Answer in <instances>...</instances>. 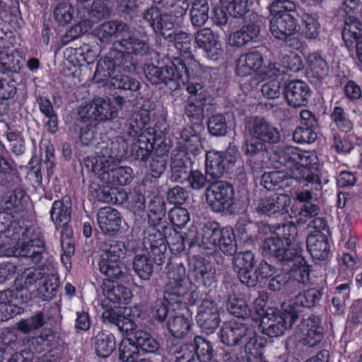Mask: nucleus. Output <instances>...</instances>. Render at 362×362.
<instances>
[{
  "instance_id": "nucleus-18",
  "label": "nucleus",
  "mask_w": 362,
  "mask_h": 362,
  "mask_svg": "<svg viewBox=\"0 0 362 362\" xmlns=\"http://www.w3.org/2000/svg\"><path fill=\"white\" fill-rule=\"evenodd\" d=\"M255 255L250 251L238 252L233 257V268L240 281L249 287L256 285V276H252L255 265Z\"/></svg>"
},
{
  "instance_id": "nucleus-12",
  "label": "nucleus",
  "mask_w": 362,
  "mask_h": 362,
  "mask_svg": "<svg viewBox=\"0 0 362 362\" xmlns=\"http://www.w3.org/2000/svg\"><path fill=\"white\" fill-rule=\"evenodd\" d=\"M25 192L21 189H16L4 195L2 199L3 211L0 212V233L11 227V223L17 221V215L24 209Z\"/></svg>"
},
{
  "instance_id": "nucleus-58",
  "label": "nucleus",
  "mask_w": 362,
  "mask_h": 362,
  "mask_svg": "<svg viewBox=\"0 0 362 362\" xmlns=\"http://www.w3.org/2000/svg\"><path fill=\"white\" fill-rule=\"evenodd\" d=\"M66 52L74 57L79 65H83L84 63L90 64L98 56L97 52L88 45L76 49H66Z\"/></svg>"
},
{
  "instance_id": "nucleus-54",
  "label": "nucleus",
  "mask_w": 362,
  "mask_h": 362,
  "mask_svg": "<svg viewBox=\"0 0 362 362\" xmlns=\"http://www.w3.org/2000/svg\"><path fill=\"white\" fill-rule=\"evenodd\" d=\"M155 2L162 4L168 8H173L169 13L177 23H181L182 17L186 13L189 6L186 0H154Z\"/></svg>"
},
{
  "instance_id": "nucleus-9",
  "label": "nucleus",
  "mask_w": 362,
  "mask_h": 362,
  "mask_svg": "<svg viewBox=\"0 0 362 362\" xmlns=\"http://www.w3.org/2000/svg\"><path fill=\"white\" fill-rule=\"evenodd\" d=\"M115 103L109 98H97L92 103L82 104L78 109V115L85 123L88 121H105L117 116L119 107L124 103L120 96L115 98Z\"/></svg>"
},
{
  "instance_id": "nucleus-47",
  "label": "nucleus",
  "mask_w": 362,
  "mask_h": 362,
  "mask_svg": "<svg viewBox=\"0 0 362 362\" xmlns=\"http://www.w3.org/2000/svg\"><path fill=\"white\" fill-rule=\"evenodd\" d=\"M279 59L282 64V67H280L277 64H276L277 67L283 70L281 74L284 73L285 69L293 71H299L303 68L301 57L295 52L290 51L281 52Z\"/></svg>"
},
{
  "instance_id": "nucleus-36",
  "label": "nucleus",
  "mask_w": 362,
  "mask_h": 362,
  "mask_svg": "<svg viewBox=\"0 0 362 362\" xmlns=\"http://www.w3.org/2000/svg\"><path fill=\"white\" fill-rule=\"evenodd\" d=\"M222 153L211 151L206 156V173L212 178H219L226 171Z\"/></svg>"
},
{
  "instance_id": "nucleus-37",
  "label": "nucleus",
  "mask_w": 362,
  "mask_h": 362,
  "mask_svg": "<svg viewBox=\"0 0 362 362\" xmlns=\"http://www.w3.org/2000/svg\"><path fill=\"white\" fill-rule=\"evenodd\" d=\"M259 33V28L255 25L243 26L230 35L228 43L233 47H240L252 41Z\"/></svg>"
},
{
  "instance_id": "nucleus-34",
  "label": "nucleus",
  "mask_w": 362,
  "mask_h": 362,
  "mask_svg": "<svg viewBox=\"0 0 362 362\" xmlns=\"http://www.w3.org/2000/svg\"><path fill=\"white\" fill-rule=\"evenodd\" d=\"M126 334L132 338L138 349H140L146 353H154L159 348L158 341L148 332L137 329L136 325L135 327Z\"/></svg>"
},
{
  "instance_id": "nucleus-21",
  "label": "nucleus",
  "mask_w": 362,
  "mask_h": 362,
  "mask_svg": "<svg viewBox=\"0 0 362 362\" xmlns=\"http://www.w3.org/2000/svg\"><path fill=\"white\" fill-rule=\"evenodd\" d=\"M296 30V20L293 14L274 16L269 22V31L272 36L279 40H287Z\"/></svg>"
},
{
  "instance_id": "nucleus-17",
  "label": "nucleus",
  "mask_w": 362,
  "mask_h": 362,
  "mask_svg": "<svg viewBox=\"0 0 362 362\" xmlns=\"http://www.w3.org/2000/svg\"><path fill=\"white\" fill-rule=\"evenodd\" d=\"M107 310L103 313V322L105 324L116 325L120 332L127 334L135 327V322L129 317L131 308L127 307H116L112 305L106 307Z\"/></svg>"
},
{
  "instance_id": "nucleus-29",
  "label": "nucleus",
  "mask_w": 362,
  "mask_h": 362,
  "mask_svg": "<svg viewBox=\"0 0 362 362\" xmlns=\"http://www.w3.org/2000/svg\"><path fill=\"white\" fill-rule=\"evenodd\" d=\"M50 218L56 228H68L71 219V203L68 197L54 201L49 211Z\"/></svg>"
},
{
  "instance_id": "nucleus-51",
  "label": "nucleus",
  "mask_w": 362,
  "mask_h": 362,
  "mask_svg": "<svg viewBox=\"0 0 362 362\" xmlns=\"http://www.w3.org/2000/svg\"><path fill=\"white\" fill-rule=\"evenodd\" d=\"M153 263L146 255H137L133 261V269L143 280L150 279L153 273Z\"/></svg>"
},
{
  "instance_id": "nucleus-63",
  "label": "nucleus",
  "mask_w": 362,
  "mask_h": 362,
  "mask_svg": "<svg viewBox=\"0 0 362 362\" xmlns=\"http://www.w3.org/2000/svg\"><path fill=\"white\" fill-rule=\"evenodd\" d=\"M220 2L234 17L243 16L247 11V0H220Z\"/></svg>"
},
{
  "instance_id": "nucleus-56",
  "label": "nucleus",
  "mask_w": 362,
  "mask_h": 362,
  "mask_svg": "<svg viewBox=\"0 0 362 362\" xmlns=\"http://www.w3.org/2000/svg\"><path fill=\"white\" fill-rule=\"evenodd\" d=\"M44 324V315L42 313L38 312L28 318L20 320L17 324V328L23 333L28 334L42 327Z\"/></svg>"
},
{
  "instance_id": "nucleus-26",
  "label": "nucleus",
  "mask_w": 362,
  "mask_h": 362,
  "mask_svg": "<svg viewBox=\"0 0 362 362\" xmlns=\"http://www.w3.org/2000/svg\"><path fill=\"white\" fill-rule=\"evenodd\" d=\"M310 88L300 80L291 81L284 88V93L289 105L299 107L305 105L310 96Z\"/></svg>"
},
{
  "instance_id": "nucleus-30",
  "label": "nucleus",
  "mask_w": 362,
  "mask_h": 362,
  "mask_svg": "<svg viewBox=\"0 0 362 362\" xmlns=\"http://www.w3.org/2000/svg\"><path fill=\"white\" fill-rule=\"evenodd\" d=\"M361 23L355 18L346 19L342 31V37L347 47H351L356 42L357 56L362 63V41L358 42Z\"/></svg>"
},
{
  "instance_id": "nucleus-19",
  "label": "nucleus",
  "mask_w": 362,
  "mask_h": 362,
  "mask_svg": "<svg viewBox=\"0 0 362 362\" xmlns=\"http://www.w3.org/2000/svg\"><path fill=\"white\" fill-rule=\"evenodd\" d=\"M184 58L174 62L177 85L185 83V78L199 79L204 73V68L191 54Z\"/></svg>"
},
{
  "instance_id": "nucleus-11",
  "label": "nucleus",
  "mask_w": 362,
  "mask_h": 362,
  "mask_svg": "<svg viewBox=\"0 0 362 362\" xmlns=\"http://www.w3.org/2000/svg\"><path fill=\"white\" fill-rule=\"evenodd\" d=\"M263 56L257 51L241 55L236 63V73L240 76H247L253 73L262 78H272L283 72L276 63L262 66Z\"/></svg>"
},
{
  "instance_id": "nucleus-60",
  "label": "nucleus",
  "mask_w": 362,
  "mask_h": 362,
  "mask_svg": "<svg viewBox=\"0 0 362 362\" xmlns=\"http://www.w3.org/2000/svg\"><path fill=\"white\" fill-rule=\"evenodd\" d=\"M296 4L289 0H273L269 5L271 16H283V14H293L296 11Z\"/></svg>"
},
{
  "instance_id": "nucleus-33",
  "label": "nucleus",
  "mask_w": 362,
  "mask_h": 362,
  "mask_svg": "<svg viewBox=\"0 0 362 362\" xmlns=\"http://www.w3.org/2000/svg\"><path fill=\"white\" fill-rule=\"evenodd\" d=\"M165 239L160 232L149 234L146 238L150 249V254L156 264H162L166 258L167 245Z\"/></svg>"
},
{
  "instance_id": "nucleus-1",
  "label": "nucleus",
  "mask_w": 362,
  "mask_h": 362,
  "mask_svg": "<svg viewBox=\"0 0 362 362\" xmlns=\"http://www.w3.org/2000/svg\"><path fill=\"white\" fill-rule=\"evenodd\" d=\"M272 159L286 168V172L273 171L265 173L262 183L265 188L272 190L289 177L299 182H305L317 187L320 185L318 169V158L314 151H302L294 146H284L274 152ZM317 189V187H315Z\"/></svg>"
},
{
  "instance_id": "nucleus-46",
  "label": "nucleus",
  "mask_w": 362,
  "mask_h": 362,
  "mask_svg": "<svg viewBox=\"0 0 362 362\" xmlns=\"http://www.w3.org/2000/svg\"><path fill=\"white\" fill-rule=\"evenodd\" d=\"M2 341L5 346H0V361H1L4 358V354L12 356L13 359L16 361H19L20 358H22L21 354L15 352V351L18 349L19 345V343L17 341V337L15 333L11 331H8L6 334H4Z\"/></svg>"
},
{
  "instance_id": "nucleus-20",
  "label": "nucleus",
  "mask_w": 362,
  "mask_h": 362,
  "mask_svg": "<svg viewBox=\"0 0 362 362\" xmlns=\"http://www.w3.org/2000/svg\"><path fill=\"white\" fill-rule=\"evenodd\" d=\"M170 294L178 297L187 295L192 289V284L186 276L185 268L182 264H177L168 272Z\"/></svg>"
},
{
  "instance_id": "nucleus-8",
  "label": "nucleus",
  "mask_w": 362,
  "mask_h": 362,
  "mask_svg": "<svg viewBox=\"0 0 362 362\" xmlns=\"http://www.w3.org/2000/svg\"><path fill=\"white\" fill-rule=\"evenodd\" d=\"M220 337L223 344L234 346L240 341L245 342V351L251 355L257 353L256 333L252 327L240 320L225 322L221 330Z\"/></svg>"
},
{
  "instance_id": "nucleus-40",
  "label": "nucleus",
  "mask_w": 362,
  "mask_h": 362,
  "mask_svg": "<svg viewBox=\"0 0 362 362\" xmlns=\"http://www.w3.org/2000/svg\"><path fill=\"white\" fill-rule=\"evenodd\" d=\"M94 346L98 356L107 357L116 347L115 337L108 332H100L95 337Z\"/></svg>"
},
{
  "instance_id": "nucleus-7",
  "label": "nucleus",
  "mask_w": 362,
  "mask_h": 362,
  "mask_svg": "<svg viewBox=\"0 0 362 362\" xmlns=\"http://www.w3.org/2000/svg\"><path fill=\"white\" fill-rule=\"evenodd\" d=\"M101 260L100 271L109 279H118L124 275L121 260L127 252L125 244L122 241L109 240L100 245Z\"/></svg>"
},
{
  "instance_id": "nucleus-38",
  "label": "nucleus",
  "mask_w": 362,
  "mask_h": 362,
  "mask_svg": "<svg viewBox=\"0 0 362 362\" xmlns=\"http://www.w3.org/2000/svg\"><path fill=\"white\" fill-rule=\"evenodd\" d=\"M130 139L131 146H126L122 151H119L122 156L129 155L136 160H146L150 155V151L148 148L146 139L142 135H139L137 138L132 136Z\"/></svg>"
},
{
  "instance_id": "nucleus-44",
  "label": "nucleus",
  "mask_w": 362,
  "mask_h": 362,
  "mask_svg": "<svg viewBox=\"0 0 362 362\" xmlns=\"http://www.w3.org/2000/svg\"><path fill=\"white\" fill-rule=\"evenodd\" d=\"M190 18L194 26H202L207 21L209 5L206 0H194L190 10Z\"/></svg>"
},
{
  "instance_id": "nucleus-49",
  "label": "nucleus",
  "mask_w": 362,
  "mask_h": 362,
  "mask_svg": "<svg viewBox=\"0 0 362 362\" xmlns=\"http://www.w3.org/2000/svg\"><path fill=\"white\" fill-rule=\"evenodd\" d=\"M75 10L70 1L57 4L54 10L55 21L61 25H66L74 19Z\"/></svg>"
},
{
  "instance_id": "nucleus-43",
  "label": "nucleus",
  "mask_w": 362,
  "mask_h": 362,
  "mask_svg": "<svg viewBox=\"0 0 362 362\" xmlns=\"http://www.w3.org/2000/svg\"><path fill=\"white\" fill-rule=\"evenodd\" d=\"M47 267L42 265L38 268L25 270L22 276L16 280V285H20V289H28L45 276Z\"/></svg>"
},
{
  "instance_id": "nucleus-3",
  "label": "nucleus",
  "mask_w": 362,
  "mask_h": 362,
  "mask_svg": "<svg viewBox=\"0 0 362 362\" xmlns=\"http://www.w3.org/2000/svg\"><path fill=\"white\" fill-rule=\"evenodd\" d=\"M5 238L16 240L14 245H1L0 253L6 256L28 257L34 263L42 259L45 247V242L40 234L33 233L20 226L19 222H13L11 227L0 233Z\"/></svg>"
},
{
  "instance_id": "nucleus-32",
  "label": "nucleus",
  "mask_w": 362,
  "mask_h": 362,
  "mask_svg": "<svg viewBox=\"0 0 362 362\" xmlns=\"http://www.w3.org/2000/svg\"><path fill=\"white\" fill-rule=\"evenodd\" d=\"M144 72L147 79L153 84L160 83L167 84L168 82L173 81L176 82L174 62L171 66L163 68H159L153 64L148 65Z\"/></svg>"
},
{
  "instance_id": "nucleus-13",
  "label": "nucleus",
  "mask_w": 362,
  "mask_h": 362,
  "mask_svg": "<svg viewBox=\"0 0 362 362\" xmlns=\"http://www.w3.org/2000/svg\"><path fill=\"white\" fill-rule=\"evenodd\" d=\"M207 203L213 211L221 212L229 209L233 204V187L222 181L211 184L206 189Z\"/></svg>"
},
{
  "instance_id": "nucleus-27",
  "label": "nucleus",
  "mask_w": 362,
  "mask_h": 362,
  "mask_svg": "<svg viewBox=\"0 0 362 362\" xmlns=\"http://www.w3.org/2000/svg\"><path fill=\"white\" fill-rule=\"evenodd\" d=\"M220 230V226L216 222H208L204 225L195 238L188 244L190 246L192 244L202 245L206 249L216 248L218 245Z\"/></svg>"
},
{
  "instance_id": "nucleus-62",
  "label": "nucleus",
  "mask_w": 362,
  "mask_h": 362,
  "mask_svg": "<svg viewBox=\"0 0 362 362\" xmlns=\"http://www.w3.org/2000/svg\"><path fill=\"white\" fill-rule=\"evenodd\" d=\"M188 175L187 168L182 159L174 158L171 162V180L183 182L187 180Z\"/></svg>"
},
{
  "instance_id": "nucleus-5",
  "label": "nucleus",
  "mask_w": 362,
  "mask_h": 362,
  "mask_svg": "<svg viewBox=\"0 0 362 362\" xmlns=\"http://www.w3.org/2000/svg\"><path fill=\"white\" fill-rule=\"evenodd\" d=\"M116 144L112 143L110 148H103L95 158L94 170H102L100 179L110 185H125L133 178V170L129 166L115 168L117 161L122 154L116 148Z\"/></svg>"
},
{
  "instance_id": "nucleus-53",
  "label": "nucleus",
  "mask_w": 362,
  "mask_h": 362,
  "mask_svg": "<svg viewBox=\"0 0 362 362\" xmlns=\"http://www.w3.org/2000/svg\"><path fill=\"white\" fill-rule=\"evenodd\" d=\"M217 247L225 254L233 255L235 250V235L233 229L225 227L220 230Z\"/></svg>"
},
{
  "instance_id": "nucleus-24",
  "label": "nucleus",
  "mask_w": 362,
  "mask_h": 362,
  "mask_svg": "<svg viewBox=\"0 0 362 362\" xmlns=\"http://www.w3.org/2000/svg\"><path fill=\"white\" fill-rule=\"evenodd\" d=\"M103 291L105 298L102 301V305L104 307H108L110 303L127 304L132 297L129 288L110 280L104 282Z\"/></svg>"
},
{
  "instance_id": "nucleus-39",
  "label": "nucleus",
  "mask_w": 362,
  "mask_h": 362,
  "mask_svg": "<svg viewBox=\"0 0 362 362\" xmlns=\"http://www.w3.org/2000/svg\"><path fill=\"white\" fill-rule=\"evenodd\" d=\"M43 284L40 287L39 292L45 300L54 298L59 287V279L56 275L54 268L52 266L47 267Z\"/></svg>"
},
{
  "instance_id": "nucleus-25",
  "label": "nucleus",
  "mask_w": 362,
  "mask_h": 362,
  "mask_svg": "<svg viewBox=\"0 0 362 362\" xmlns=\"http://www.w3.org/2000/svg\"><path fill=\"white\" fill-rule=\"evenodd\" d=\"M320 324V320L317 316H310L301 322V341L305 345L314 346L321 341L323 330Z\"/></svg>"
},
{
  "instance_id": "nucleus-23",
  "label": "nucleus",
  "mask_w": 362,
  "mask_h": 362,
  "mask_svg": "<svg viewBox=\"0 0 362 362\" xmlns=\"http://www.w3.org/2000/svg\"><path fill=\"white\" fill-rule=\"evenodd\" d=\"M189 267L192 275L198 284L210 287L215 284V270L205 259L193 257L189 260Z\"/></svg>"
},
{
  "instance_id": "nucleus-15",
  "label": "nucleus",
  "mask_w": 362,
  "mask_h": 362,
  "mask_svg": "<svg viewBox=\"0 0 362 362\" xmlns=\"http://www.w3.org/2000/svg\"><path fill=\"white\" fill-rule=\"evenodd\" d=\"M144 19L148 23L149 25L156 33H160L165 39L172 40V31L174 25L179 23L175 21L171 14H161L156 8H151L144 13Z\"/></svg>"
},
{
  "instance_id": "nucleus-10",
  "label": "nucleus",
  "mask_w": 362,
  "mask_h": 362,
  "mask_svg": "<svg viewBox=\"0 0 362 362\" xmlns=\"http://www.w3.org/2000/svg\"><path fill=\"white\" fill-rule=\"evenodd\" d=\"M296 319V311H291L286 308V303L283 304L281 311L269 308L262 319V331L270 337L281 336L293 325Z\"/></svg>"
},
{
  "instance_id": "nucleus-64",
  "label": "nucleus",
  "mask_w": 362,
  "mask_h": 362,
  "mask_svg": "<svg viewBox=\"0 0 362 362\" xmlns=\"http://www.w3.org/2000/svg\"><path fill=\"white\" fill-rule=\"evenodd\" d=\"M168 217L170 222L177 228H183L189 221L188 211L182 207H175L170 209Z\"/></svg>"
},
{
  "instance_id": "nucleus-59",
  "label": "nucleus",
  "mask_w": 362,
  "mask_h": 362,
  "mask_svg": "<svg viewBox=\"0 0 362 362\" xmlns=\"http://www.w3.org/2000/svg\"><path fill=\"white\" fill-rule=\"evenodd\" d=\"M281 75V74L278 76H274L272 78H264L265 79H269L262 86V93L265 97L276 98L280 95L281 92V81L279 76Z\"/></svg>"
},
{
  "instance_id": "nucleus-61",
  "label": "nucleus",
  "mask_w": 362,
  "mask_h": 362,
  "mask_svg": "<svg viewBox=\"0 0 362 362\" xmlns=\"http://www.w3.org/2000/svg\"><path fill=\"white\" fill-rule=\"evenodd\" d=\"M331 118L341 132H348L353 127L352 122L341 107L334 108L331 114Z\"/></svg>"
},
{
  "instance_id": "nucleus-50",
  "label": "nucleus",
  "mask_w": 362,
  "mask_h": 362,
  "mask_svg": "<svg viewBox=\"0 0 362 362\" xmlns=\"http://www.w3.org/2000/svg\"><path fill=\"white\" fill-rule=\"evenodd\" d=\"M194 352L200 362H209L213 358L211 344L202 337H196L194 339Z\"/></svg>"
},
{
  "instance_id": "nucleus-42",
  "label": "nucleus",
  "mask_w": 362,
  "mask_h": 362,
  "mask_svg": "<svg viewBox=\"0 0 362 362\" xmlns=\"http://www.w3.org/2000/svg\"><path fill=\"white\" fill-rule=\"evenodd\" d=\"M168 328L173 336L177 338L182 337L190 328L189 319L184 317L182 314L169 312Z\"/></svg>"
},
{
  "instance_id": "nucleus-16",
  "label": "nucleus",
  "mask_w": 362,
  "mask_h": 362,
  "mask_svg": "<svg viewBox=\"0 0 362 362\" xmlns=\"http://www.w3.org/2000/svg\"><path fill=\"white\" fill-rule=\"evenodd\" d=\"M197 321L206 333H212L220 323L219 308L211 300H204L198 308Z\"/></svg>"
},
{
  "instance_id": "nucleus-57",
  "label": "nucleus",
  "mask_w": 362,
  "mask_h": 362,
  "mask_svg": "<svg viewBox=\"0 0 362 362\" xmlns=\"http://www.w3.org/2000/svg\"><path fill=\"white\" fill-rule=\"evenodd\" d=\"M192 37L185 33L178 32L173 35L172 40L174 42L175 47L180 52L182 57L189 56L192 50Z\"/></svg>"
},
{
  "instance_id": "nucleus-2",
  "label": "nucleus",
  "mask_w": 362,
  "mask_h": 362,
  "mask_svg": "<svg viewBox=\"0 0 362 362\" xmlns=\"http://www.w3.org/2000/svg\"><path fill=\"white\" fill-rule=\"evenodd\" d=\"M297 234V227L293 223L283 224L276 228L274 233L265 238L261 249L264 256L292 263L293 277L297 282L304 284L308 279L309 273L300 255V248L296 243Z\"/></svg>"
},
{
  "instance_id": "nucleus-45",
  "label": "nucleus",
  "mask_w": 362,
  "mask_h": 362,
  "mask_svg": "<svg viewBox=\"0 0 362 362\" xmlns=\"http://www.w3.org/2000/svg\"><path fill=\"white\" fill-rule=\"evenodd\" d=\"M228 309L229 312L237 317L255 319L253 311L247 300L242 298L234 297L229 300Z\"/></svg>"
},
{
  "instance_id": "nucleus-55",
  "label": "nucleus",
  "mask_w": 362,
  "mask_h": 362,
  "mask_svg": "<svg viewBox=\"0 0 362 362\" xmlns=\"http://www.w3.org/2000/svg\"><path fill=\"white\" fill-rule=\"evenodd\" d=\"M139 349L132 338L123 339L119 346V359L123 362H134L138 358Z\"/></svg>"
},
{
  "instance_id": "nucleus-4",
  "label": "nucleus",
  "mask_w": 362,
  "mask_h": 362,
  "mask_svg": "<svg viewBox=\"0 0 362 362\" xmlns=\"http://www.w3.org/2000/svg\"><path fill=\"white\" fill-rule=\"evenodd\" d=\"M95 35L103 42H109L112 37H121L115 42L114 46L117 51L122 49L126 54H146L148 47L146 43V37H136L129 28L124 23L112 21L101 24L95 30Z\"/></svg>"
},
{
  "instance_id": "nucleus-52",
  "label": "nucleus",
  "mask_w": 362,
  "mask_h": 362,
  "mask_svg": "<svg viewBox=\"0 0 362 362\" xmlns=\"http://www.w3.org/2000/svg\"><path fill=\"white\" fill-rule=\"evenodd\" d=\"M110 83L118 89L136 91L140 88L139 82L135 78L122 74L120 69H118L115 76L111 78Z\"/></svg>"
},
{
  "instance_id": "nucleus-28",
  "label": "nucleus",
  "mask_w": 362,
  "mask_h": 362,
  "mask_svg": "<svg viewBox=\"0 0 362 362\" xmlns=\"http://www.w3.org/2000/svg\"><path fill=\"white\" fill-rule=\"evenodd\" d=\"M290 204L291 199L288 195L275 194L271 197L261 199L256 209L261 214L271 216L283 212Z\"/></svg>"
},
{
  "instance_id": "nucleus-35",
  "label": "nucleus",
  "mask_w": 362,
  "mask_h": 362,
  "mask_svg": "<svg viewBox=\"0 0 362 362\" xmlns=\"http://www.w3.org/2000/svg\"><path fill=\"white\" fill-rule=\"evenodd\" d=\"M320 297L321 293L318 290L309 289L303 293H299L293 301L286 303V308H288L291 311H296L298 318L302 308H310L315 305Z\"/></svg>"
},
{
  "instance_id": "nucleus-41",
  "label": "nucleus",
  "mask_w": 362,
  "mask_h": 362,
  "mask_svg": "<svg viewBox=\"0 0 362 362\" xmlns=\"http://www.w3.org/2000/svg\"><path fill=\"white\" fill-rule=\"evenodd\" d=\"M181 141L188 152L198 155L202 150V142L199 135L192 127H187L181 132Z\"/></svg>"
},
{
  "instance_id": "nucleus-22",
  "label": "nucleus",
  "mask_w": 362,
  "mask_h": 362,
  "mask_svg": "<svg viewBox=\"0 0 362 362\" xmlns=\"http://www.w3.org/2000/svg\"><path fill=\"white\" fill-rule=\"evenodd\" d=\"M97 221L101 231L109 236L115 235L121 228L120 214L111 206L103 207L98 211Z\"/></svg>"
},
{
  "instance_id": "nucleus-48",
  "label": "nucleus",
  "mask_w": 362,
  "mask_h": 362,
  "mask_svg": "<svg viewBox=\"0 0 362 362\" xmlns=\"http://www.w3.org/2000/svg\"><path fill=\"white\" fill-rule=\"evenodd\" d=\"M310 67L309 74L317 79H322L327 76L329 67L326 61L318 54H310L308 57Z\"/></svg>"
},
{
  "instance_id": "nucleus-6",
  "label": "nucleus",
  "mask_w": 362,
  "mask_h": 362,
  "mask_svg": "<svg viewBox=\"0 0 362 362\" xmlns=\"http://www.w3.org/2000/svg\"><path fill=\"white\" fill-rule=\"evenodd\" d=\"M252 140L245 144L244 151L249 157L264 154L267 144L277 143L281 137L279 130L262 118H255L249 125Z\"/></svg>"
},
{
  "instance_id": "nucleus-31",
  "label": "nucleus",
  "mask_w": 362,
  "mask_h": 362,
  "mask_svg": "<svg viewBox=\"0 0 362 362\" xmlns=\"http://www.w3.org/2000/svg\"><path fill=\"white\" fill-rule=\"evenodd\" d=\"M307 247L312 257L317 259H326L329 252L327 237L321 233L308 235Z\"/></svg>"
},
{
  "instance_id": "nucleus-14",
  "label": "nucleus",
  "mask_w": 362,
  "mask_h": 362,
  "mask_svg": "<svg viewBox=\"0 0 362 362\" xmlns=\"http://www.w3.org/2000/svg\"><path fill=\"white\" fill-rule=\"evenodd\" d=\"M110 56L100 59L96 66L93 81L95 83H102L111 79L118 69H121L126 63L130 61V56L122 49L113 51Z\"/></svg>"
}]
</instances>
